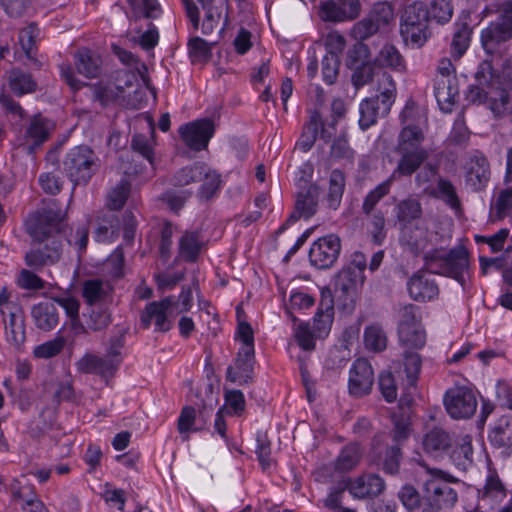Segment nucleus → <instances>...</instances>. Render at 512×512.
I'll list each match as a JSON object with an SVG mask.
<instances>
[{
  "mask_svg": "<svg viewBox=\"0 0 512 512\" xmlns=\"http://www.w3.org/2000/svg\"><path fill=\"white\" fill-rule=\"evenodd\" d=\"M254 364V347L241 346L234 361V365H230L227 368L226 379L239 385L250 383L254 371Z\"/></svg>",
  "mask_w": 512,
  "mask_h": 512,
  "instance_id": "a211bd4d",
  "label": "nucleus"
},
{
  "mask_svg": "<svg viewBox=\"0 0 512 512\" xmlns=\"http://www.w3.org/2000/svg\"><path fill=\"white\" fill-rule=\"evenodd\" d=\"M363 456V450L359 443H349L344 446L334 462V468L339 472H347L354 469Z\"/></svg>",
  "mask_w": 512,
  "mask_h": 512,
  "instance_id": "473e14b6",
  "label": "nucleus"
},
{
  "mask_svg": "<svg viewBox=\"0 0 512 512\" xmlns=\"http://www.w3.org/2000/svg\"><path fill=\"white\" fill-rule=\"evenodd\" d=\"M349 493L357 499H372L385 490L384 480L377 474L368 473L355 479H347Z\"/></svg>",
  "mask_w": 512,
  "mask_h": 512,
  "instance_id": "aec40b11",
  "label": "nucleus"
},
{
  "mask_svg": "<svg viewBox=\"0 0 512 512\" xmlns=\"http://www.w3.org/2000/svg\"><path fill=\"white\" fill-rule=\"evenodd\" d=\"M129 3L137 15L145 18H155L160 12L157 0H129Z\"/></svg>",
  "mask_w": 512,
  "mask_h": 512,
  "instance_id": "774afa93",
  "label": "nucleus"
},
{
  "mask_svg": "<svg viewBox=\"0 0 512 512\" xmlns=\"http://www.w3.org/2000/svg\"><path fill=\"white\" fill-rule=\"evenodd\" d=\"M398 338L406 348L421 349L426 343V332L423 326L398 328Z\"/></svg>",
  "mask_w": 512,
  "mask_h": 512,
  "instance_id": "a18cd8bd",
  "label": "nucleus"
},
{
  "mask_svg": "<svg viewBox=\"0 0 512 512\" xmlns=\"http://www.w3.org/2000/svg\"><path fill=\"white\" fill-rule=\"evenodd\" d=\"M83 318L85 327L95 332L107 328L112 321L111 313L104 305L88 306Z\"/></svg>",
  "mask_w": 512,
  "mask_h": 512,
  "instance_id": "f704fd0d",
  "label": "nucleus"
},
{
  "mask_svg": "<svg viewBox=\"0 0 512 512\" xmlns=\"http://www.w3.org/2000/svg\"><path fill=\"white\" fill-rule=\"evenodd\" d=\"M512 39V1L502 4L498 17L481 31V45L493 61L501 60L509 49L508 42Z\"/></svg>",
  "mask_w": 512,
  "mask_h": 512,
  "instance_id": "39448f33",
  "label": "nucleus"
},
{
  "mask_svg": "<svg viewBox=\"0 0 512 512\" xmlns=\"http://www.w3.org/2000/svg\"><path fill=\"white\" fill-rule=\"evenodd\" d=\"M31 317L35 326L42 331L53 330L59 322V313L54 301L46 300L32 306Z\"/></svg>",
  "mask_w": 512,
  "mask_h": 512,
  "instance_id": "393cba45",
  "label": "nucleus"
},
{
  "mask_svg": "<svg viewBox=\"0 0 512 512\" xmlns=\"http://www.w3.org/2000/svg\"><path fill=\"white\" fill-rule=\"evenodd\" d=\"M454 13L451 0H432L428 6V16L438 24L448 23Z\"/></svg>",
  "mask_w": 512,
  "mask_h": 512,
  "instance_id": "8fccbe9b",
  "label": "nucleus"
},
{
  "mask_svg": "<svg viewBox=\"0 0 512 512\" xmlns=\"http://www.w3.org/2000/svg\"><path fill=\"white\" fill-rule=\"evenodd\" d=\"M214 131L213 121L208 118L185 124L179 129L185 144L195 151L203 150L208 146Z\"/></svg>",
  "mask_w": 512,
  "mask_h": 512,
  "instance_id": "dca6fc26",
  "label": "nucleus"
},
{
  "mask_svg": "<svg viewBox=\"0 0 512 512\" xmlns=\"http://www.w3.org/2000/svg\"><path fill=\"white\" fill-rule=\"evenodd\" d=\"M131 149L142 156L151 166L154 165V148L150 138L143 134H134L131 139Z\"/></svg>",
  "mask_w": 512,
  "mask_h": 512,
  "instance_id": "6e6d98bb",
  "label": "nucleus"
},
{
  "mask_svg": "<svg viewBox=\"0 0 512 512\" xmlns=\"http://www.w3.org/2000/svg\"><path fill=\"white\" fill-rule=\"evenodd\" d=\"M393 212L401 227L402 240L413 254L419 255L427 246L426 231L417 225L412 228L411 224L422 217L420 200L414 195H409L396 203Z\"/></svg>",
  "mask_w": 512,
  "mask_h": 512,
  "instance_id": "20e7f679",
  "label": "nucleus"
},
{
  "mask_svg": "<svg viewBox=\"0 0 512 512\" xmlns=\"http://www.w3.org/2000/svg\"><path fill=\"white\" fill-rule=\"evenodd\" d=\"M472 29L466 22L454 24V32L450 43V52L454 59H460L467 51L471 41Z\"/></svg>",
  "mask_w": 512,
  "mask_h": 512,
  "instance_id": "72a5a7b5",
  "label": "nucleus"
},
{
  "mask_svg": "<svg viewBox=\"0 0 512 512\" xmlns=\"http://www.w3.org/2000/svg\"><path fill=\"white\" fill-rule=\"evenodd\" d=\"M398 497L407 510L423 512L424 485L420 493L414 486L406 484L399 491Z\"/></svg>",
  "mask_w": 512,
  "mask_h": 512,
  "instance_id": "de8ad7c7",
  "label": "nucleus"
},
{
  "mask_svg": "<svg viewBox=\"0 0 512 512\" xmlns=\"http://www.w3.org/2000/svg\"><path fill=\"white\" fill-rule=\"evenodd\" d=\"M439 197L452 209L460 210L461 201L456 189L450 180L439 178L437 182Z\"/></svg>",
  "mask_w": 512,
  "mask_h": 512,
  "instance_id": "13d9d810",
  "label": "nucleus"
},
{
  "mask_svg": "<svg viewBox=\"0 0 512 512\" xmlns=\"http://www.w3.org/2000/svg\"><path fill=\"white\" fill-rule=\"evenodd\" d=\"M8 86L18 97L34 93L38 88L33 74L22 67H14L8 72Z\"/></svg>",
  "mask_w": 512,
  "mask_h": 512,
  "instance_id": "c85d7f7f",
  "label": "nucleus"
},
{
  "mask_svg": "<svg viewBox=\"0 0 512 512\" xmlns=\"http://www.w3.org/2000/svg\"><path fill=\"white\" fill-rule=\"evenodd\" d=\"M379 29L380 27L378 23L375 22L373 18L367 17L354 24L350 35L356 41L363 42L364 40L376 34Z\"/></svg>",
  "mask_w": 512,
  "mask_h": 512,
  "instance_id": "4d7b16f0",
  "label": "nucleus"
},
{
  "mask_svg": "<svg viewBox=\"0 0 512 512\" xmlns=\"http://www.w3.org/2000/svg\"><path fill=\"white\" fill-rule=\"evenodd\" d=\"M365 347L373 352H382L387 347V335L382 326L372 324L364 330Z\"/></svg>",
  "mask_w": 512,
  "mask_h": 512,
  "instance_id": "49530a36",
  "label": "nucleus"
},
{
  "mask_svg": "<svg viewBox=\"0 0 512 512\" xmlns=\"http://www.w3.org/2000/svg\"><path fill=\"white\" fill-rule=\"evenodd\" d=\"M493 446L509 450L512 440V428L509 416H502L489 434Z\"/></svg>",
  "mask_w": 512,
  "mask_h": 512,
  "instance_id": "ea45409f",
  "label": "nucleus"
},
{
  "mask_svg": "<svg viewBox=\"0 0 512 512\" xmlns=\"http://www.w3.org/2000/svg\"><path fill=\"white\" fill-rule=\"evenodd\" d=\"M131 191V184L126 179H121L108 195V206L111 210L118 211L125 205Z\"/></svg>",
  "mask_w": 512,
  "mask_h": 512,
  "instance_id": "3c124183",
  "label": "nucleus"
},
{
  "mask_svg": "<svg viewBox=\"0 0 512 512\" xmlns=\"http://www.w3.org/2000/svg\"><path fill=\"white\" fill-rule=\"evenodd\" d=\"M370 51L363 42H356L347 52L346 65L348 68L370 63Z\"/></svg>",
  "mask_w": 512,
  "mask_h": 512,
  "instance_id": "e2e57ef3",
  "label": "nucleus"
},
{
  "mask_svg": "<svg viewBox=\"0 0 512 512\" xmlns=\"http://www.w3.org/2000/svg\"><path fill=\"white\" fill-rule=\"evenodd\" d=\"M423 447L427 453L443 452L452 447V438L444 429L435 427L425 434Z\"/></svg>",
  "mask_w": 512,
  "mask_h": 512,
  "instance_id": "e433bc0d",
  "label": "nucleus"
},
{
  "mask_svg": "<svg viewBox=\"0 0 512 512\" xmlns=\"http://www.w3.org/2000/svg\"><path fill=\"white\" fill-rule=\"evenodd\" d=\"M201 181L197 196L201 200H210L220 189L221 175L205 163V173Z\"/></svg>",
  "mask_w": 512,
  "mask_h": 512,
  "instance_id": "37998d69",
  "label": "nucleus"
},
{
  "mask_svg": "<svg viewBox=\"0 0 512 512\" xmlns=\"http://www.w3.org/2000/svg\"><path fill=\"white\" fill-rule=\"evenodd\" d=\"M333 294L329 288L322 289L321 300L313 319V329L317 337L328 335L334 315Z\"/></svg>",
  "mask_w": 512,
  "mask_h": 512,
  "instance_id": "4be33fe9",
  "label": "nucleus"
},
{
  "mask_svg": "<svg viewBox=\"0 0 512 512\" xmlns=\"http://www.w3.org/2000/svg\"><path fill=\"white\" fill-rule=\"evenodd\" d=\"M374 384V371L367 359L355 360L349 370L348 391L355 398L371 393Z\"/></svg>",
  "mask_w": 512,
  "mask_h": 512,
  "instance_id": "2eb2a0df",
  "label": "nucleus"
},
{
  "mask_svg": "<svg viewBox=\"0 0 512 512\" xmlns=\"http://www.w3.org/2000/svg\"><path fill=\"white\" fill-rule=\"evenodd\" d=\"M378 450V454L382 458V469L385 473L395 475L399 472L400 463L402 460V449L396 446L380 445L375 447Z\"/></svg>",
  "mask_w": 512,
  "mask_h": 512,
  "instance_id": "a19ab883",
  "label": "nucleus"
},
{
  "mask_svg": "<svg viewBox=\"0 0 512 512\" xmlns=\"http://www.w3.org/2000/svg\"><path fill=\"white\" fill-rule=\"evenodd\" d=\"M66 212L55 201L26 220V232L33 246L25 253V265L35 271L56 264L63 252L62 227Z\"/></svg>",
  "mask_w": 512,
  "mask_h": 512,
  "instance_id": "f257e3e1",
  "label": "nucleus"
},
{
  "mask_svg": "<svg viewBox=\"0 0 512 512\" xmlns=\"http://www.w3.org/2000/svg\"><path fill=\"white\" fill-rule=\"evenodd\" d=\"M74 65L79 74L86 78H97L101 74L102 59L88 48L79 49L74 55Z\"/></svg>",
  "mask_w": 512,
  "mask_h": 512,
  "instance_id": "cd10ccee",
  "label": "nucleus"
},
{
  "mask_svg": "<svg viewBox=\"0 0 512 512\" xmlns=\"http://www.w3.org/2000/svg\"><path fill=\"white\" fill-rule=\"evenodd\" d=\"M380 93L364 99L359 106V126L366 130L377 122L378 117L386 116L395 100L396 85L392 76L383 73L379 79Z\"/></svg>",
  "mask_w": 512,
  "mask_h": 512,
  "instance_id": "6e6552de",
  "label": "nucleus"
},
{
  "mask_svg": "<svg viewBox=\"0 0 512 512\" xmlns=\"http://www.w3.org/2000/svg\"><path fill=\"white\" fill-rule=\"evenodd\" d=\"M447 413L454 419L471 418L477 409V399L472 389L460 386L448 390L444 396Z\"/></svg>",
  "mask_w": 512,
  "mask_h": 512,
  "instance_id": "f8f14e48",
  "label": "nucleus"
},
{
  "mask_svg": "<svg viewBox=\"0 0 512 512\" xmlns=\"http://www.w3.org/2000/svg\"><path fill=\"white\" fill-rule=\"evenodd\" d=\"M403 365L409 384L414 386L421 371L420 355L416 352L405 351Z\"/></svg>",
  "mask_w": 512,
  "mask_h": 512,
  "instance_id": "0e129e2a",
  "label": "nucleus"
},
{
  "mask_svg": "<svg viewBox=\"0 0 512 512\" xmlns=\"http://www.w3.org/2000/svg\"><path fill=\"white\" fill-rule=\"evenodd\" d=\"M204 242L197 231H185L179 240V255L187 262H195Z\"/></svg>",
  "mask_w": 512,
  "mask_h": 512,
  "instance_id": "7c9ffc66",
  "label": "nucleus"
},
{
  "mask_svg": "<svg viewBox=\"0 0 512 512\" xmlns=\"http://www.w3.org/2000/svg\"><path fill=\"white\" fill-rule=\"evenodd\" d=\"M319 121L320 114L319 112L314 111L310 115V120L305 125L304 130L296 144V146L303 152H307L313 147L318 135Z\"/></svg>",
  "mask_w": 512,
  "mask_h": 512,
  "instance_id": "09e8293b",
  "label": "nucleus"
},
{
  "mask_svg": "<svg viewBox=\"0 0 512 512\" xmlns=\"http://www.w3.org/2000/svg\"><path fill=\"white\" fill-rule=\"evenodd\" d=\"M319 194L320 188L317 184H310L304 192L298 194L295 206L305 219L316 213Z\"/></svg>",
  "mask_w": 512,
  "mask_h": 512,
  "instance_id": "4c0bfd02",
  "label": "nucleus"
},
{
  "mask_svg": "<svg viewBox=\"0 0 512 512\" xmlns=\"http://www.w3.org/2000/svg\"><path fill=\"white\" fill-rule=\"evenodd\" d=\"M378 387L382 397L388 403H393L397 399V385L394 375L390 371H382L378 376Z\"/></svg>",
  "mask_w": 512,
  "mask_h": 512,
  "instance_id": "5fc2aeb1",
  "label": "nucleus"
},
{
  "mask_svg": "<svg viewBox=\"0 0 512 512\" xmlns=\"http://www.w3.org/2000/svg\"><path fill=\"white\" fill-rule=\"evenodd\" d=\"M0 6L11 18H21L33 7V0H0Z\"/></svg>",
  "mask_w": 512,
  "mask_h": 512,
  "instance_id": "680f3d73",
  "label": "nucleus"
},
{
  "mask_svg": "<svg viewBox=\"0 0 512 512\" xmlns=\"http://www.w3.org/2000/svg\"><path fill=\"white\" fill-rule=\"evenodd\" d=\"M98 169V158L85 145L76 146L66 154L63 171L74 185H85Z\"/></svg>",
  "mask_w": 512,
  "mask_h": 512,
  "instance_id": "9d476101",
  "label": "nucleus"
},
{
  "mask_svg": "<svg viewBox=\"0 0 512 512\" xmlns=\"http://www.w3.org/2000/svg\"><path fill=\"white\" fill-rule=\"evenodd\" d=\"M66 340L62 336H57L49 341H46L33 350V354L39 359H49L57 356L64 348Z\"/></svg>",
  "mask_w": 512,
  "mask_h": 512,
  "instance_id": "864d4df0",
  "label": "nucleus"
},
{
  "mask_svg": "<svg viewBox=\"0 0 512 512\" xmlns=\"http://www.w3.org/2000/svg\"><path fill=\"white\" fill-rule=\"evenodd\" d=\"M188 51L193 63L206 62L211 57V47L200 37H193L189 40Z\"/></svg>",
  "mask_w": 512,
  "mask_h": 512,
  "instance_id": "052dcab7",
  "label": "nucleus"
},
{
  "mask_svg": "<svg viewBox=\"0 0 512 512\" xmlns=\"http://www.w3.org/2000/svg\"><path fill=\"white\" fill-rule=\"evenodd\" d=\"M423 260L430 274L451 277L464 286V273L469 268V253L464 246H456L449 252L443 248L432 249L424 254Z\"/></svg>",
  "mask_w": 512,
  "mask_h": 512,
  "instance_id": "423d86ee",
  "label": "nucleus"
},
{
  "mask_svg": "<svg viewBox=\"0 0 512 512\" xmlns=\"http://www.w3.org/2000/svg\"><path fill=\"white\" fill-rule=\"evenodd\" d=\"M477 85H470L465 99L473 105H487L495 117L509 112L512 91L511 58L507 57L494 68L489 60H483L475 73Z\"/></svg>",
  "mask_w": 512,
  "mask_h": 512,
  "instance_id": "f03ea898",
  "label": "nucleus"
},
{
  "mask_svg": "<svg viewBox=\"0 0 512 512\" xmlns=\"http://www.w3.org/2000/svg\"><path fill=\"white\" fill-rule=\"evenodd\" d=\"M319 17L326 22H343L348 20L344 10L333 0L323 2L320 5Z\"/></svg>",
  "mask_w": 512,
  "mask_h": 512,
  "instance_id": "69168bd1",
  "label": "nucleus"
},
{
  "mask_svg": "<svg viewBox=\"0 0 512 512\" xmlns=\"http://www.w3.org/2000/svg\"><path fill=\"white\" fill-rule=\"evenodd\" d=\"M37 271L29 268L22 269L17 278V284L25 290H41L45 287V282L36 274Z\"/></svg>",
  "mask_w": 512,
  "mask_h": 512,
  "instance_id": "338daca9",
  "label": "nucleus"
},
{
  "mask_svg": "<svg viewBox=\"0 0 512 512\" xmlns=\"http://www.w3.org/2000/svg\"><path fill=\"white\" fill-rule=\"evenodd\" d=\"M174 304V297L169 296L161 301L149 303L141 314V323L144 328H148L154 320L155 330L167 332L171 328V322L167 319V310Z\"/></svg>",
  "mask_w": 512,
  "mask_h": 512,
  "instance_id": "412c9836",
  "label": "nucleus"
},
{
  "mask_svg": "<svg viewBox=\"0 0 512 512\" xmlns=\"http://www.w3.org/2000/svg\"><path fill=\"white\" fill-rule=\"evenodd\" d=\"M113 288L109 282L99 278L82 283V297L87 306L104 305L112 298Z\"/></svg>",
  "mask_w": 512,
  "mask_h": 512,
  "instance_id": "b1692460",
  "label": "nucleus"
},
{
  "mask_svg": "<svg viewBox=\"0 0 512 512\" xmlns=\"http://www.w3.org/2000/svg\"><path fill=\"white\" fill-rule=\"evenodd\" d=\"M377 61L381 66L388 67L396 71L402 72L406 69L404 57L392 44H385L381 48L377 56Z\"/></svg>",
  "mask_w": 512,
  "mask_h": 512,
  "instance_id": "c03bdc74",
  "label": "nucleus"
},
{
  "mask_svg": "<svg viewBox=\"0 0 512 512\" xmlns=\"http://www.w3.org/2000/svg\"><path fill=\"white\" fill-rule=\"evenodd\" d=\"M425 135L422 129L407 124L399 133L396 152L400 155L393 177H410L429 158V152L422 146Z\"/></svg>",
  "mask_w": 512,
  "mask_h": 512,
  "instance_id": "7ed1b4c3",
  "label": "nucleus"
},
{
  "mask_svg": "<svg viewBox=\"0 0 512 512\" xmlns=\"http://www.w3.org/2000/svg\"><path fill=\"white\" fill-rule=\"evenodd\" d=\"M345 175L339 169L331 171L329 176V187L326 195V202L330 209L337 210L341 204L345 190Z\"/></svg>",
  "mask_w": 512,
  "mask_h": 512,
  "instance_id": "c9c22d12",
  "label": "nucleus"
},
{
  "mask_svg": "<svg viewBox=\"0 0 512 512\" xmlns=\"http://www.w3.org/2000/svg\"><path fill=\"white\" fill-rule=\"evenodd\" d=\"M507 496V489L495 469L489 467L485 484L477 491V505L473 512H490Z\"/></svg>",
  "mask_w": 512,
  "mask_h": 512,
  "instance_id": "ddd939ff",
  "label": "nucleus"
},
{
  "mask_svg": "<svg viewBox=\"0 0 512 512\" xmlns=\"http://www.w3.org/2000/svg\"><path fill=\"white\" fill-rule=\"evenodd\" d=\"M399 177H393V173L385 181L378 184L373 190H371L364 198L362 204V211L366 215L373 213L376 205L389 194L392 183Z\"/></svg>",
  "mask_w": 512,
  "mask_h": 512,
  "instance_id": "79ce46f5",
  "label": "nucleus"
},
{
  "mask_svg": "<svg viewBox=\"0 0 512 512\" xmlns=\"http://www.w3.org/2000/svg\"><path fill=\"white\" fill-rule=\"evenodd\" d=\"M26 135L35 145H40L49 137L48 121L41 116H35L27 128Z\"/></svg>",
  "mask_w": 512,
  "mask_h": 512,
  "instance_id": "bf43d9fd",
  "label": "nucleus"
},
{
  "mask_svg": "<svg viewBox=\"0 0 512 512\" xmlns=\"http://www.w3.org/2000/svg\"><path fill=\"white\" fill-rule=\"evenodd\" d=\"M429 16L426 3L416 0L405 6L401 17L400 32L405 42L423 46L429 36Z\"/></svg>",
  "mask_w": 512,
  "mask_h": 512,
  "instance_id": "1a4fd4ad",
  "label": "nucleus"
},
{
  "mask_svg": "<svg viewBox=\"0 0 512 512\" xmlns=\"http://www.w3.org/2000/svg\"><path fill=\"white\" fill-rule=\"evenodd\" d=\"M119 364L118 360L87 353L76 362L77 370L84 374H113Z\"/></svg>",
  "mask_w": 512,
  "mask_h": 512,
  "instance_id": "a878e982",
  "label": "nucleus"
},
{
  "mask_svg": "<svg viewBox=\"0 0 512 512\" xmlns=\"http://www.w3.org/2000/svg\"><path fill=\"white\" fill-rule=\"evenodd\" d=\"M205 173L204 162H194L191 165L179 169L172 178V184L176 187H185L199 182Z\"/></svg>",
  "mask_w": 512,
  "mask_h": 512,
  "instance_id": "58836bf2",
  "label": "nucleus"
},
{
  "mask_svg": "<svg viewBox=\"0 0 512 512\" xmlns=\"http://www.w3.org/2000/svg\"><path fill=\"white\" fill-rule=\"evenodd\" d=\"M425 265L415 272L407 282L409 295L415 301H431L438 297L439 287L434 278H431Z\"/></svg>",
  "mask_w": 512,
  "mask_h": 512,
  "instance_id": "6ab92c4d",
  "label": "nucleus"
},
{
  "mask_svg": "<svg viewBox=\"0 0 512 512\" xmlns=\"http://www.w3.org/2000/svg\"><path fill=\"white\" fill-rule=\"evenodd\" d=\"M341 240L335 234L323 236L313 242L309 250L310 263L318 269H328L337 261Z\"/></svg>",
  "mask_w": 512,
  "mask_h": 512,
  "instance_id": "4468645a",
  "label": "nucleus"
},
{
  "mask_svg": "<svg viewBox=\"0 0 512 512\" xmlns=\"http://www.w3.org/2000/svg\"><path fill=\"white\" fill-rule=\"evenodd\" d=\"M457 479L439 470H429V477L424 481L423 512H440L452 508L457 500V492L450 486Z\"/></svg>",
  "mask_w": 512,
  "mask_h": 512,
  "instance_id": "0eeeda50",
  "label": "nucleus"
},
{
  "mask_svg": "<svg viewBox=\"0 0 512 512\" xmlns=\"http://www.w3.org/2000/svg\"><path fill=\"white\" fill-rule=\"evenodd\" d=\"M196 410L192 406H185L177 420V429L183 440L189 439V432L199 431L202 427H194Z\"/></svg>",
  "mask_w": 512,
  "mask_h": 512,
  "instance_id": "603ef678",
  "label": "nucleus"
},
{
  "mask_svg": "<svg viewBox=\"0 0 512 512\" xmlns=\"http://www.w3.org/2000/svg\"><path fill=\"white\" fill-rule=\"evenodd\" d=\"M490 179V165L482 154L470 158L466 166L465 182L473 191L482 190Z\"/></svg>",
  "mask_w": 512,
  "mask_h": 512,
  "instance_id": "5701e85b",
  "label": "nucleus"
},
{
  "mask_svg": "<svg viewBox=\"0 0 512 512\" xmlns=\"http://www.w3.org/2000/svg\"><path fill=\"white\" fill-rule=\"evenodd\" d=\"M450 460L459 471H466L473 463L471 437L466 435L456 442L450 453Z\"/></svg>",
  "mask_w": 512,
  "mask_h": 512,
  "instance_id": "2f4dec72",
  "label": "nucleus"
},
{
  "mask_svg": "<svg viewBox=\"0 0 512 512\" xmlns=\"http://www.w3.org/2000/svg\"><path fill=\"white\" fill-rule=\"evenodd\" d=\"M410 435V423L408 418L401 416L393 417V429L388 434L378 435L374 438V446L380 445L396 446L401 448Z\"/></svg>",
  "mask_w": 512,
  "mask_h": 512,
  "instance_id": "bb28decb",
  "label": "nucleus"
},
{
  "mask_svg": "<svg viewBox=\"0 0 512 512\" xmlns=\"http://www.w3.org/2000/svg\"><path fill=\"white\" fill-rule=\"evenodd\" d=\"M364 280L365 276L357 275L349 269L342 268L335 278L333 298L336 297L344 308H351L355 302L358 287L363 285Z\"/></svg>",
  "mask_w": 512,
  "mask_h": 512,
  "instance_id": "f3484780",
  "label": "nucleus"
},
{
  "mask_svg": "<svg viewBox=\"0 0 512 512\" xmlns=\"http://www.w3.org/2000/svg\"><path fill=\"white\" fill-rule=\"evenodd\" d=\"M434 95L443 111L449 112L459 97L456 70L451 60L442 58L437 65L434 79Z\"/></svg>",
  "mask_w": 512,
  "mask_h": 512,
  "instance_id": "9b49d317",
  "label": "nucleus"
},
{
  "mask_svg": "<svg viewBox=\"0 0 512 512\" xmlns=\"http://www.w3.org/2000/svg\"><path fill=\"white\" fill-rule=\"evenodd\" d=\"M38 35L39 29L35 23H31L19 31V44L25 56L31 62L33 69L37 71L42 67V63L36 58V38Z\"/></svg>",
  "mask_w": 512,
  "mask_h": 512,
  "instance_id": "c756f323",
  "label": "nucleus"
}]
</instances>
